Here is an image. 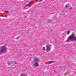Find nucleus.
Masks as SVG:
<instances>
[{
  "label": "nucleus",
  "mask_w": 76,
  "mask_h": 76,
  "mask_svg": "<svg viewBox=\"0 0 76 76\" xmlns=\"http://www.w3.org/2000/svg\"><path fill=\"white\" fill-rule=\"evenodd\" d=\"M66 41L67 42L70 41H76V37H75V34L74 33H72V34L68 38Z\"/></svg>",
  "instance_id": "obj_1"
},
{
  "label": "nucleus",
  "mask_w": 76,
  "mask_h": 76,
  "mask_svg": "<svg viewBox=\"0 0 76 76\" xmlns=\"http://www.w3.org/2000/svg\"><path fill=\"white\" fill-rule=\"evenodd\" d=\"M5 52H7V49L4 46H2L1 48V49L0 50V55H1V54H3Z\"/></svg>",
  "instance_id": "obj_2"
},
{
  "label": "nucleus",
  "mask_w": 76,
  "mask_h": 76,
  "mask_svg": "<svg viewBox=\"0 0 76 76\" xmlns=\"http://www.w3.org/2000/svg\"><path fill=\"white\" fill-rule=\"evenodd\" d=\"M51 45H50V44H48L47 45V50L46 51L47 52L48 51H50L51 50Z\"/></svg>",
  "instance_id": "obj_3"
},
{
  "label": "nucleus",
  "mask_w": 76,
  "mask_h": 76,
  "mask_svg": "<svg viewBox=\"0 0 76 76\" xmlns=\"http://www.w3.org/2000/svg\"><path fill=\"white\" fill-rule=\"evenodd\" d=\"M34 66L36 67H38L39 66V64L38 62H36L34 64Z\"/></svg>",
  "instance_id": "obj_4"
},
{
  "label": "nucleus",
  "mask_w": 76,
  "mask_h": 76,
  "mask_svg": "<svg viewBox=\"0 0 76 76\" xmlns=\"http://www.w3.org/2000/svg\"><path fill=\"white\" fill-rule=\"evenodd\" d=\"M14 63V62L13 61H10L8 62V64L9 65H10L11 64Z\"/></svg>",
  "instance_id": "obj_5"
},
{
  "label": "nucleus",
  "mask_w": 76,
  "mask_h": 76,
  "mask_svg": "<svg viewBox=\"0 0 76 76\" xmlns=\"http://www.w3.org/2000/svg\"><path fill=\"white\" fill-rule=\"evenodd\" d=\"M20 76H27V74H23Z\"/></svg>",
  "instance_id": "obj_6"
},
{
  "label": "nucleus",
  "mask_w": 76,
  "mask_h": 76,
  "mask_svg": "<svg viewBox=\"0 0 76 76\" xmlns=\"http://www.w3.org/2000/svg\"><path fill=\"white\" fill-rule=\"evenodd\" d=\"M34 60L35 61H39V59H38V58H36L34 59Z\"/></svg>",
  "instance_id": "obj_7"
},
{
  "label": "nucleus",
  "mask_w": 76,
  "mask_h": 76,
  "mask_svg": "<svg viewBox=\"0 0 76 76\" xmlns=\"http://www.w3.org/2000/svg\"><path fill=\"white\" fill-rule=\"evenodd\" d=\"M32 3H33V2H30L29 3V6H31L32 5Z\"/></svg>",
  "instance_id": "obj_8"
},
{
  "label": "nucleus",
  "mask_w": 76,
  "mask_h": 76,
  "mask_svg": "<svg viewBox=\"0 0 76 76\" xmlns=\"http://www.w3.org/2000/svg\"><path fill=\"white\" fill-rule=\"evenodd\" d=\"M70 33V31H68L66 32V34L67 35H68V34H69Z\"/></svg>",
  "instance_id": "obj_9"
},
{
  "label": "nucleus",
  "mask_w": 76,
  "mask_h": 76,
  "mask_svg": "<svg viewBox=\"0 0 76 76\" xmlns=\"http://www.w3.org/2000/svg\"><path fill=\"white\" fill-rule=\"evenodd\" d=\"M54 61H51L48 63V64H50L53 63H54Z\"/></svg>",
  "instance_id": "obj_10"
},
{
  "label": "nucleus",
  "mask_w": 76,
  "mask_h": 76,
  "mask_svg": "<svg viewBox=\"0 0 76 76\" xmlns=\"http://www.w3.org/2000/svg\"><path fill=\"white\" fill-rule=\"evenodd\" d=\"M5 13H6V14H7L8 13H9V12L7 11H5Z\"/></svg>",
  "instance_id": "obj_11"
},
{
  "label": "nucleus",
  "mask_w": 76,
  "mask_h": 76,
  "mask_svg": "<svg viewBox=\"0 0 76 76\" xmlns=\"http://www.w3.org/2000/svg\"><path fill=\"white\" fill-rule=\"evenodd\" d=\"M42 50L43 51H45V47H43L42 48Z\"/></svg>",
  "instance_id": "obj_12"
},
{
  "label": "nucleus",
  "mask_w": 76,
  "mask_h": 76,
  "mask_svg": "<svg viewBox=\"0 0 76 76\" xmlns=\"http://www.w3.org/2000/svg\"><path fill=\"white\" fill-rule=\"evenodd\" d=\"M48 22H51V20H48Z\"/></svg>",
  "instance_id": "obj_13"
},
{
  "label": "nucleus",
  "mask_w": 76,
  "mask_h": 76,
  "mask_svg": "<svg viewBox=\"0 0 76 76\" xmlns=\"http://www.w3.org/2000/svg\"><path fill=\"white\" fill-rule=\"evenodd\" d=\"M64 75L65 76H66V75H67V74L66 73Z\"/></svg>",
  "instance_id": "obj_14"
},
{
  "label": "nucleus",
  "mask_w": 76,
  "mask_h": 76,
  "mask_svg": "<svg viewBox=\"0 0 76 76\" xmlns=\"http://www.w3.org/2000/svg\"><path fill=\"white\" fill-rule=\"evenodd\" d=\"M41 1H42L41 0H40L39 1V2H41Z\"/></svg>",
  "instance_id": "obj_15"
},
{
  "label": "nucleus",
  "mask_w": 76,
  "mask_h": 76,
  "mask_svg": "<svg viewBox=\"0 0 76 76\" xmlns=\"http://www.w3.org/2000/svg\"><path fill=\"white\" fill-rule=\"evenodd\" d=\"M16 39H19V38H18V37H17V38H16Z\"/></svg>",
  "instance_id": "obj_16"
},
{
  "label": "nucleus",
  "mask_w": 76,
  "mask_h": 76,
  "mask_svg": "<svg viewBox=\"0 0 76 76\" xmlns=\"http://www.w3.org/2000/svg\"><path fill=\"white\" fill-rule=\"evenodd\" d=\"M71 9H72V8H69V10H71Z\"/></svg>",
  "instance_id": "obj_17"
},
{
  "label": "nucleus",
  "mask_w": 76,
  "mask_h": 76,
  "mask_svg": "<svg viewBox=\"0 0 76 76\" xmlns=\"http://www.w3.org/2000/svg\"><path fill=\"white\" fill-rule=\"evenodd\" d=\"M66 8H67V5H66L65 6Z\"/></svg>",
  "instance_id": "obj_18"
},
{
  "label": "nucleus",
  "mask_w": 76,
  "mask_h": 76,
  "mask_svg": "<svg viewBox=\"0 0 76 76\" xmlns=\"http://www.w3.org/2000/svg\"><path fill=\"white\" fill-rule=\"evenodd\" d=\"M14 63H15V64H16V63H17V62H16V63L15 62Z\"/></svg>",
  "instance_id": "obj_19"
}]
</instances>
